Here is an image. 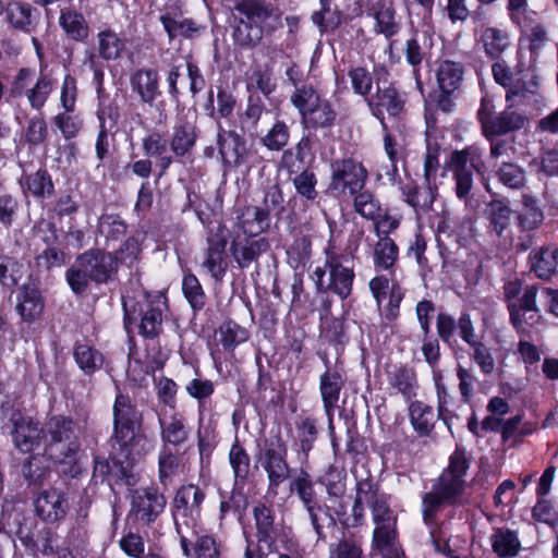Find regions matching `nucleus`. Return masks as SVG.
Here are the masks:
<instances>
[{
	"label": "nucleus",
	"mask_w": 558,
	"mask_h": 558,
	"mask_svg": "<svg viewBox=\"0 0 558 558\" xmlns=\"http://www.w3.org/2000/svg\"><path fill=\"white\" fill-rule=\"evenodd\" d=\"M499 181L511 189H520L524 185L525 173L518 165L505 162L497 171Z\"/></svg>",
	"instance_id": "61"
},
{
	"label": "nucleus",
	"mask_w": 558,
	"mask_h": 558,
	"mask_svg": "<svg viewBox=\"0 0 558 558\" xmlns=\"http://www.w3.org/2000/svg\"><path fill=\"white\" fill-rule=\"evenodd\" d=\"M366 101L373 116L380 121L385 131H387L385 113L398 117L404 108V98L392 84L383 86L378 84L376 93L368 96Z\"/></svg>",
	"instance_id": "15"
},
{
	"label": "nucleus",
	"mask_w": 558,
	"mask_h": 558,
	"mask_svg": "<svg viewBox=\"0 0 558 558\" xmlns=\"http://www.w3.org/2000/svg\"><path fill=\"white\" fill-rule=\"evenodd\" d=\"M226 246L227 240L222 230L208 234L207 248L203 252L201 267L215 281H221L228 270Z\"/></svg>",
	"instance_id": "16"
},
{
	"label": "nucleus",
	"mask_w": 558,
	"mask_h": 558,
	"mask_svg": "<svg viewBox=\"0 0 558 558\" xmlns=\"http://www.w3.org/2000/svg\"><path fill=\"white\" fill-rule=\"evenodd\" d=\"M289 137L290 134L287 124L282 121H277L262 141L267 148L279 150L288 144Z\"/></svg>",
	"instance_id": "62"
},
{
	"label": "nucleus",
	"mask_w": 558,
	"mask_h": 558,
	"mask_svg": "<svg viewBox=\"0 0 558 558\" xmlns=\"http://www.w3.org/2000/svg\"><path fill=\"white\" fill-rule=\"evenodd\" d=\"M131 504L136 519L150 523L163 511L166 498L156 488L145 487L133 492Z\"/></svg>",
	"instance_id": "18"
},
{
	"label": "nucleus",
	"mask_w": 558,
	"mask_h": 558,
	"mask_svg": "<svg viewBox=\"0 0 558 558\" xmlns=\"http://www.w3.org/2000/svg\"><path fill=\"white\" fill-rule=\"evenodd\" d=\"M60 26L74 40H83L88 35V26L84 16L75 11H62Z\"/></svg>",
	"instance_id": "47"
},
{
	"label": "nucleus",
	"mask_w": 558,
	"mask_h": 558,
	"mask_svg": "<svg viewBox=\"0 0 558 558\" xmlns=\"http://www.w3.org/2000/svg\"><path fill=\"white\" fill-rule=\"evenodd\" d=\"M7 19L9 23L20 29H26L32 22V9L27 3L11 2L7 7Z\"/></svg>",
	"instance_id": "57"
},
{
	"label": "nucleus",
	"mask_w": 558,
	"mask_h": 558,
	"mask_svg": "<svg viewBox=\"0 0 558 558\" xmlns=\"http://www.w3.org/2000/svg\"><path fill=\"white\" fill-rule=\"evenodd\" d=\"M266 226V214L257 208H247L239 221V231L233 234L230 253L241 268L248 267L266 252L269 244L265 238H256Z\"/></svg>",
	"instance_id": "4"
},
{
	"label": "nucleus",
	"mask_w": 558,
	"mask_h": 558,
	"mask_svg": "<svg viewBox=\"0 0 558 558\" xmlns=\"http://www.w3.org/2000/svg\"><path fill=\"white\" fill-rule=\"evenodd\" d=\"M22 277L21 264L11 256H0V283L5 287L17 284Z\"/></svg>",
	"instance_id": "59"
},
{
	"label": "nucleus",
	"mask_w": 558,
	"mask_h": 558,
	"mask_svg": "<svg viewBox=\"0 0 558 558\" xmlns=\"http://www.w3.org/2000/svg\"><path fill=\"white\" fill-rule=\"evenodd\" d=\"M369 16L375 21L374 32L390 38L401 28L396 9L391 3L378 1L369 8Z\"/></svg>",
	"instance_id": "28"
},
{
	"label": "nucleus",
	"mask_w": 558,
	"mask_h": 558,
	"mask_svg": "<svg viewBox=\"0 0 558 558\" xmlns=\"http://www.w3.org/2000/svg\"><path fill=\"white\" fill-rule=\"evenodd\" d=\"M122 305L126 328L140 317L138 332L142 336L153 338L159 333L162 314L167 310L163 293L140 291L136 296L123 295Z\"/></svg>",
	"instance_id": "5"
},
{
	"label": "nucleus",
	"mask_w": 558,
	"mask_h": 558,
	"mask_svg": "<svg viewBox=\"0 0 558 558\" xmlns=\"http://www.w3.org/2000/svg\"><path fill=\"white\" fill-rule=\"evenodd\" d=\"M312 526L317 534L318 539L325 538L324 529L330 527L335 524V520L329 513L328 509L318 505L317 502L305 507Z\"/></svg>",
	"instance_id": "55"
},
{
	"label": "nucleus",
	"mask_w": 558,
	"mask_h": 558,
	"mask_svg": "<svg viewBox=\"0 0 558 558\" xmlns=\"http://www.w3.org/2000/svg\"><path fill=\"white\" fill-rule=\"evenodd\" d=\"M16 311L25 323H34L44 312V300L40 292L33 287L23 286L16 295Z\"/></svg>",
	"instance_id": "29"
},
{
	"label": "nucleus",
	"mask_w": 558,
	"mask_h": 558,
	"mask_svg": "<svg viewBox=\"0 0 558 558\" xmlns=\"http://www.w3.org/2000/svg\"><path fill=\"white\" fill-rule=\"evenodd\" d=\"M410 421L413 428L420 435H428L434 426L433 409L420 401L412 402L409 407Z\"/></svg>",
	"instance_id": "43"
},
{
	"label": "nucleus",
	"mask_w": 558,
	"mask_h": 558,
	"mask_svg": "<svg viewBox=\"0 0 558 558\" xmlns=\"http://www.w3.org/2000/svg\"><path fill=\"white\" fill-rule=\"evenodd\" d=\"M131 87L145 104L151 105L159 95L158 72L154 69H141L131 76Z\"/></svg>",
	"instance_id": "30"
},
{
	"label": "nucleus",
	"mask_w": 558,
	"mask_h": 558,
	"mask_svg": "<svg viewBox=\"0 0 558 558\" xmlns=\"http://www.w3.org/2000/svg\"><path fill=\"white\" fill-rule=\"evenodd\" d=\"M234 10L238 13V25L233 37L242 47L254 48L262 43L264 36L283 27L281 11L268 0H238Z\"/></svg>",
	"instance_id": "2"
},
{
	"label": "nucleus",
	"mask_w": 558,
	"mask_h": 558,
	"mask_svg": "<svg viewBox=\"0 0 558 558\" xmlns=\"http://www.w3.org/2000/svg\"><path fill=\"white\" fill-rule=\"evenodd\" d=\"M287 457L288 447L280 436L265 439L257 454V462L267 474L268 488L274 492L290 476Z\"/></svg>",
	"instance_id": "10"
},
{
	"label": "nucleus",
	"mask_w": 558,
	"mask_h": 558,
	"mask_svg": "<svg viewBox=\"0 0 558 558\" xmlns=\"http://www.w3.org/2000/svg\"><path fill=\"white\" fill-rule=\"evenodd\" d=\"M74 360L87 375L93 374L102 365V355L86 343H77L74 348Z\"/></svg>",
	"instance_id": "45"
},
{
	"label": "nucleus",
	"mask_w": 558,
	"mask_h": 558,
	"mask_svg": "<svg viewBox=\"0 0 558 558\" xmlns=\"http://www.w3.org/2000/svg\"><path fill=\"white\" fill-rule=\"evenodd\" d=\"M291 489L296 492L304 507L315 504V490L310 474L301 471L291 483Z\"/></svg>",
	"instance_id": "58"
},
{
	"label": "nucleus",
	"mask_w": 558,
	"mask_h": 558,
	"mask_svg": "<svg viewBox=\"0 0 558 558\" xmlns=\"http://www.w3.org/2000/svg\"><path fill=\"white\" fill-rule=\"evenodd\" d=\"M160 21L170 38L193 37L201 31V27L191 19H175L170 15H162Z\"/></svg>",
	"instance_id": "48"
},
{
	"label": "nucleus",
	"mask_w": 558,
	"mask_h": 558,
	"mask_svg": "<svg viewBox=\"0 0 558 558\" xmlns=\"http://www.w3.org/2000/svg\"><path fill=\"white\" fill-rule=\"evenodd\" d=\"M492 546L500 558H508L519 553L521 544L514 532L497 530L492 536Z\"/></svg>",
	"instance_id": "44"
},
{
	"label": "nucleus",
	"mask_w": 558,
	"mask_h": 558,
	"mask_svg": "<svg viewBox=\"0 0 558 558\" xmlns=\"http://www.w3.org/2000/svg\"><path fill=\"white\" fill-rule=\"evenodd\" d=\"M353 90L364 97H368L372 89L373 78L364 68H354L349 72Z\"/></svg>",
	"instance_id": "64"
},
{
	"label": "nucleus",
	"mask_w": 558,
	"mask_h": 558,
	"mask_svg": "<svg viewBox=\"0 0 558 558\" xmlns=\"http://www.w3.org/2000/svg\"><path fill=\"white\" fill-rule=\"evenodd\" d=\"M10 422L13 442L21 452L28 453L40 446L44 439V428L38 421L20 411H14L10 416Z\"/></svg>",
	"instance_id": "14"
},
{
	"label": "nucleus",
	"mask_w": 558,
	"mask_h": 558,
	"mask_svg": "<svg viewBox=\"0 0 558 558\" xmlns=\"http://www.w3.org/2000/svg\"><path fill=\"white\" fill-rule=\"evenodd\" d=\"M219 153L225 162L241 167L247 163L251 151L243 137L233 131H222L218 134Z\"/></svg>",
	"instance_id": "25"
},
{
	"label": "nucleus",
	"mask_w": 558,
	"mask_h": 558,
	"mask_svg": "<svg viewBox=\"0 0 558 558\" xmlns=\"http://www.w3.org/2000/svg\"><path fill=\"white\" fill-rule=\"evenodd\" d=\"M219 341L223 349L233 352L236 347L247 341L248 331L235 322H225L218 329Z\"/></svg>",
	"instance_id": "42"
},
{
	"label": "nucleus",
	"mask_w": 558,
	"mask_h": 558,
	"mask_svg": "<svg viewBox=\"0 0 558 558\" xmlns=\"http://www.w3.org/2000/svg\"><path fill=\"white\" fill-rule=\"evenodd\" d=\"M486 214L490 229L496 232L497 235H504L511 221L510 208L500 201H493L489 203Z\"/></svg>",
	"instance_id": "46"
},
{
	"label": "nucleus",
	"mask_w": 558,
	"mask_h": 558,
	"mask_svg": "<svg viewBox=\"0 0 558 558\" xmlns=\"http://www.w3.org/2000/svg\"><path fill=\"white\" fill-rule=\"evenodd\" d=\"M159 427L162 447L179 449L191 437L192 430L186 417L179 412H174L169 417H159Z\"/></svg>",
	"instance_id": "23"
},
{
	"label": "nucleus",
	"mask_w": 558,
	"mask_h": 558,
	"mask_svg": "<svg viewBox=\"0 0 558 558\" xmlns=\"http://www.w3.org/2000/svg\"><path fill=\"white\" fill-rule=\"evenodd\" d=\"M437 185L436 183H423L422 186L407 185L403 187L404 201L415 209L416 213L428 211L436 198Z\"/></svg>",
	"instance_id": "33"
},
{
	"label": "nucleus",
	"mask_w": 558,
	"mask_h": 558,
	"mask_svg": "<svg viewBox=\"0 0 558 558\" xmlns=\"http://www.w3.org/2000/svg\"><path fill=\"white\" fill-rule=\"evenodd\" d=\"M143 150L146 156L157 159L159 177L163 175L172 163V157L168 154L167 138L160 132L154 131L143 140Z\"/></svg>",
	"instance_id": "31"
},
{
	"label": "nucleus",
	"mask_w": 558,
	"mask_h": 558,
	"mask_svg": "<svg viewBox=\"0 0 558 558\" xmlns=\"http://www.w3.org/2000/svg\"><path fill=\"white\" fill-rule=\"evenodd\" d=\"M353 196L354 210L365 219L373 221L377 219L384 210L380 202L369 191H360Z\"/></svg>",
	"instance_id": "49"
},
{
	"label": "nucleus",
	"mask_w": 558,
	"mask_h": 558,
	"mask_svg": "<svg viewBox=\"0 0 558 558\" xmlns=\"http://www.w3.org/2000/svg\"><path fill=\"white\" fill-rule=\"evenodd\" d=\"M228 459L235 485L244 484L251 471V458L246 449L238 440L231 446Z\"/></svg>",
	"instance_id": "38"
},
{
	"label": "nucleus",
	"mask_w": 558,
	"mask_h": 558,
	"mask_svg": "<svg viewBox=\"0 0 558 558\" xmlns=\"http://www.w3.org/2000/svg\"><path fill=\"white\" fill-rule=\"evenodd\" d=\"M478 156V150L472 147L452 154L451 163L454 170L456 194L460 199L465 198L472 189V169L475 168V158Z\"/></svg>",
	"instance_id": "19"
},
{
	"label": "nucleus",
	"mask_w": 558,
	"mask_h": 558,
	"mask_svg": "<svg viewBox=\"0 0 558 558\" xmlns=\"http://www.w3.org/2000/svg\"><path fill=\"white\" fill-rule=\"evenodd\" d=\"M98 231L108 240H118L125 234L126 225L118 215H102L98 222Z\"/></svg>",
	"instance_id": "56"
},
{
	"label": "nucleus",
	"mask_w": 558,
	"mask_h": 558,
	"mask_svg": "<svg viewBox=\"0 0 558 558\" xmlns=\"http://www.w3.org/2000/svg\"><path fill=\"white\" fill-rule=\"evenodd\" d=\"M196 128L193 122L181 120L173 128L171 149L177 156H184L196 142Z\"/></svg>",
	"instance_id": "36"
},
{
	"label": "nucleus",
	"mask_w": 558,
	"mask_h": 558,
	"mask_svg": "<svg viewBox=\"0 0 558 558\" xmlns=\"http://www.w3.org/2000/svg\"><path fill=\"white\" fill-rule=\"evenodd\" d=\"M504 294L512 325L522 338L529 336L525 327V315L530 312L538 313L536 305L537 287L535 284L523 287L520 280H510L504 286Z\"/></svg>",
	"instance_id": "9"
},
{
	"label": "nucleus",
	"mask_w": 558,
	"mask_h": 558,
	"mask_svg": "<svg viewBox=\"0 0 558 558\" xmlns=\"http://www.w3.org/2000/svg\"><path fill=\"white\" fill-rule=\"evenodd\" d=\"M463 66L459 62L445 60L440 62L436 78L439 88L445 94H451L457 90L463 80Z\"/></svg>",
	"instance_id": "37"
},
{
	"label": "nucleus",
	"mask_w": 558,
	"mask_h": 558,
	"mask_svg": "<svg viewBox=\"0 0 558 558\" xmlns=\"http://www.w3.org/2000/svg\"><path fill=\"white\" fill-rule=\"evenodd\" d=\"M53 82L47 75H41L31 88L26 90V98L33 109L39 110L46 104L49 95L53 90Z\"/></svg>",
	"instance_id": "52"
},
{
	"label": "nucleus",
	"mask_w": 558,
	"mask_h": 558,
	"mask_svg": "<svg viewBox=\"0 0 558 558\" xmlns=\"http://www.w3.org/2000/svg\"><path fill=\"white\" fill-rule=\"evenodd\" d=\"M344 383L343 374L337 368L328 367L319 377V392L330 427Z\"/></svg>",
	"instance_id": "21"
},
{
	"label": "nucleus",
	"mask_w": 558,
	"mask_h": 558,
	"mask_svg": "<svg viewBox=\"0 0 558 558\" xmlns=\"http://www.w3.org/2000/svg\"><path fill=\"white\" fill-rule=\"evenodd\" d=\"M159 480L166 485L168 480L180 473L182 469L180 454L172 448L162 447L158 456Z\"/></svg>",
	"instance_id": "50"
},
{
	"label": "nucleus",
	"mask_w": 558,
	"mask_h": 558,
	"mask_svg": "<svg viewBox=\"0 0 558 558\" xmlns=\"http://www.w3.org/2000/svg\"><path fill=\"white\" fill-rule=\"evenodd\" d=\"M371 507L373 520L376 524L374 530V543L385 558H397L398 550L393 544L396 536V518L393 512L390 510L383 496L380 498H376Z\"/></svg>",
	"instance_id": "13"
},
{
	"label": "nucleus",
	"mask_w": 558,
	"mask_h": 558,
	"mask_svg": "<svg viewBox=\"0 0 558 558\" xmlns=\"http://www.w3.org/2000/svg\"><path fill=\"white\" fill-rule=\"evenodd\" d=\"M336 117L337 113L332 109L329 101L323 99L317 106H315L302 118V122L307 129H326L333 125Z\"/></svg>",
	"instance_id": "40"
},
{
	"label": "nucleus",
	"mask_w": 558,
	"mask_h": 558,
	"mask_svg": "<svg viewBox=\"0 0 558 558\" xmlns=\"http://www.w3.org/2000/svg\"><path fill=\"white\" fill-rule=\"evenodd\" d=\"M494 81L506 90L505 100L510 106H520L526 97V90L520 83H514V76L504 60L492 65Z\"/></svg>",
	"instance_id": "27"
},
{
	"label": "nucleus",
	"mask_w": 558,
	"mask_h": 558,
	"mask_svg": "<svg viewBox=\"0 0 558 558\" xmlns=\"http://www.w3.org/2000/svg\"><path fill=\"white\" fill-rule=\"evenodd\" d=\"M182 290L185 299L193 310L199 311L204 307L206 295L195 275H184L182 280Z\"/></svg>",
	"instance_id": "54"
},
{
	"label": "nucleus",
	"mask_w": 558,
	"mask_h": 558,
	"mask_svg": "<svg viewBox=\"0 0 558 558\" xmlns=\"http://www.w3.org/2000/svg\"><path fill=\"white\" fill-rule=\"evenodd\" d=\"M372 258L377 270H392L399 260V247L392 239H377L373 244Z\"/></svg>",
	"instance_id": "35"
},
{
	"label": "nucleus",
	"mask_w": 558,
	"mask_h": 558,
	"mask_svg": "<svg viewBox=\"0 0 558 558\" xmlns=\"http://www.w3.org/2000/svg\"><path fill=\"white\" fill-rule=\"evenodd\" d=\"M368 171L361 161L352 158L331 165L329 190L341 197H352L366 184Z\"/></svg>",
	"instance_id": "11"
},
{
	"label": "nucleus",
	"mask_w": 558,
	"mask_h": 558,
	"mask_svg": "<svg viewBox=\"0 0 558 558\" xmlns=\"http://www.w3.org/2000/svg\"><path fill=\"white\" fill-rule=\"evenodd\" d=\"M98 51L105 60H117L125 50V41L112 29H104L98 33Z\"/></svg>",
	"instance_id": "41"
},
{
	"label": "nucleus",
	"mask_w": 558,
	"mask_h": 558,
	"mask_svg": "<svg viewBox=\"0 0 558 558\" xmlns=\"http://www.w3.org/2000/svg\"><path fill=\"white\" fill-rule=\"evenodd\" d=\"M27 190L36 197H45L52 193L51 178L45 170H38L26 179Z\"/></svg>",
	"instance_id": "60"
},
{
	"label": "nucleus",
	"mask_w": 558,
	"mask_h": 558,
	"mask_svg": "<svg viewBox=\"0 0 558 558\" xmlns=\"http://www.w3.org/2000/svg\"><path fill=\"white\" fill-rule=\"evenodd\" d=\"M205 494L203 490L193 484L182 486L174 497V506L177 514L184 518L183 525L191 527L196 523L199 517L201 505L204 501ZM182 525V523H180Z\"/></svg>",
	"instance_id": "24"
},
{
	"label": "nucleus",
	"mask_w": 558,
	"mask_h": 558,
	"mask_svg": "<svg viewBox=\"0 0 558 558\" xmlns=\"http://www.w3.org/2000/svg\"><path fill=\"white\" fill-rule=\"evenodd\" d=\"M513 107L507 104L502 111L496 112L493 99L489 97L482 98L477 110V119L481 123L482 133L487 140L524 128L527 119L520 112L512 110Z\"/></svg>",
	"instance_id": "8"
},
{
	"label": "nucleus",
	"mask_w": 558,
	"mask_h": 558,
	"mask_svg": "<svg viewBox=\"0 0 558 558\" xmlns=\"http://www.w3.org/2000/svg\"><path fill=\"white\" fill-rule=\"evenodd\" d=\"M469 469L464 451L456 450L449 460L448 468L441 473L432 490L426 493L422 501L424 522L435 523L438 510L445 504H456L464 488V475Z\"/></svg>",
	"instance_id": "3"
},
{
	"label": "nucleus",
	"mask_w": 558,
	"mask_h": 558,
	"mask_svg": "<svg viewBox=\"0 0 558 558\" xmlns=\"http://www.w3.org/2000/svg\"><path fill=\"white\" fill-rule=\"evenodd\" d=\"M68 508L65 494L58 488L41 490L35 500L36 512L46 522L62 520L66 515Z\"/></svg>",
	"instance_id": "22"
},
{
	"label": "nucleus",
	"mask_w": 558,
	"mask_h": 558,
	"mask_svg": "<svg viewBox=\"0 0 558 558\" xmlns=\"http://www.w3.org/2000/svg\"><path fill=\"white\" fill-rule=\"evenodd\" d=\"M323 99L312 86L307 85L296 87L291 95V102L299 110L302 118Z\"/></svg>",
	"instance_id": "53"
},
{
	"label": "nucleus",
	"mask_w": 558,
	"mask_h": 558,
	"mask_svg": "<svg viewBox=\"0 0 558 558\" xmlns=\"http://www.w3.org/2000/svg\"><path fill=\"white\" fill-rule=\"evenodd\" d=\"M194 542L183 534L181 524L177 521V530L181 535V548L185 556L191 555V546L195 558H220L221 546L213 534L199 526L197 523L191 525Z\"/></svg>",
	"instance_id": "17"
},
{
	"label": "nucleus",
	"mask_w": 558,
	"mask_h": 558,
	"mask_svg": "<svg viewBox=\"0 0 558 558\" xmlns=\"http://www.w3.org/2000/svg\"><path fill=\"white\" fill-rule=\"evenodd\" d=\"M474 40L485 54L497 60L510 46L509 34L501 28L482 24L474 29Z\"/></svg>",
	"instance_id": "20"
},
{
	"label": "nucleus",
	"mask_w": 558,
	"mask_h": 558,
	"mask_svg": "<svg viewBox=\"0 0 558 558\" xmlns=\"http://www.w3.org/2000/svg\"><path fill=\"white\" fill-rule=\"evenodd\" d=\"M111 254L101 251H88L80 255L66 271V280L75 293L86 290L89 281L106 282L114 269Z\"/></svg>",
	"instance_id": "6"
},
{
	"label": "nucleus",
	"mask_w": 558,
	"mask_h": 558,
	"mask_svg": "<svg viewBox=\"0 0 558 558\" xmlns=\"http://www.w3.org/2000/svg\"><path fill=\"white\" fill-rule=\"evenodd\" d=\"M246 88L248 92H259L269 96L276 89V80L268 64H254L246 73Z\"/></svg>",
	"instance_id": "34"
},
{
	"label": "nucleus",
	"mask_w": 558,
	"mask_h": 558,
	"mask_svg": "<svg viewBox=\"0 0 558 558\" xmlns=\"http://www.w3.org/2000/svg\"><path fill=\"white\" fill-rule=\"evenodd\" d=\"M113 417L116 444L112 460L121 465L122 475L126 476L133 464L153 450V444L137 433L140 414L129 397L121 393L116 397Z\"/></svg>",
	"instance_id": "1"
},
{
	"label": "nucleus",
	"mask_w": 558,
	"mask_h": 558,
	"mask_svg": "<svg viewBox=\"0 0 558 558\" xmlns=\"http://www.w3.org/2000/svg\"><path fill=\"white\" fill-rule=\"evenodd\" d=\"M44 453L56 462H63L78 449L75 425L71 418L56 415L44 429Z\"/></svg>",
	"instance_id": "7"
},
{
	"label": "nucleus",
	"mask_w": 558,
	"mask_h": 558,
	"mask_svg": "<svg viewBox=\"0 0 558 558\" xmlns=\"http://www.w3.org/2000/svg\"><path fill=\"white\" fill-rule=\"evenodd\" d=\"M531 267L541 279H548L558 270V250L554 247L542 248L531 256Z\"/></svg>",
	"instance_id": "39"
},
{
	"label": "nucleus",
	"mask_w": 558,
	"mask_h": 558,
	"mask_svg": "<svg viewBox=\"0 0 558 558\" xmlns=\"http://www.w3.org/2000/svg\"><path fill=\"white\" fill-rule=\"evenodd\" d=\"M380 497L381 496H377L376 488L371 480H362L357 482L355 500L352 508L353 517L356 523L364 515V505L367 504L372 506L374 500Z\"/></svg>",
	"instance_id": "51"
},
{
	"label": "nucleus",
	"mask_w": 558,
	"mask_h": 558,
	"mask_svg": "<svg viewBox=\"0 0 558 558\" xmlns=\"http://www.w3.org/2000/svg\"><path fill=\"white\" fill-rule=\"evenodd\" d=\"M387 383L392 393L401 395L405 400L414 398L417 393L416 373L407 365H390L387 368Z\"/></svg>",
	"instance_id": "26"
},
{
	"label": "nucleus",
	"mask_w": 558,
	"mask_h": 558,
	"mask_svg": "<svg viewBox=\"0 0 558 558\" xmlns=\"http://www.w3.org/2000/svg\"><path fill=\"white\" fill-rule=\"evenodd\" d=\"M253 514L257 529L258 543L266 545L269 551L275 550L276 541L272 510L264 504H258L254 507Z\"/></svg>",
	"instance_id": "32"
},
{
	"label": "nucleus",
	"mask_w": 558,
	"mask_h": 558,
	"mask_svg": "<svg viewBox=\"0 0 558 558\" xmlns=\"http://www.w3.org/2000/svg\"><path fill=\"white\" fill-rule=\"evenodd\" d=\"M259 210L265 211L266 214V221L268 220L269 214H274L276 216L280 215L283 209V195L280 186L278 184H274L269 186L265 193L264 197V207L259 208L256 207Z\"/></svg>",
	"instance_id": "63"
},
{
	"label": "nucleus",
	"mask_w": 558,
	"mask_h": 558,
	"mask_svg": "<svg viewBox=\"0 0 558 558\" xmlns=\"http://www.w3.org/2000/svg\"><path fill=\"white\" fill-rule=\"evenodd\" d=\"M325 267L329 272L327 282H325V269L317 267L314 270L313 278L317 289L319 291H331L342 300L347 299L352 292L353 268L343 266L339 256L330 254L327 255Z\"/></svg>",
	"instance_id": "12"
}]
</instances>
